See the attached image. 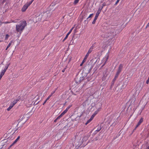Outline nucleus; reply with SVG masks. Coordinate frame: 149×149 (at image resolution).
<instances>
[{
    "label": "nucleus",
    "mask_w": 149,
    "mask_h": 149,
    "mask_svg": "<svg viewBox=\"0 0 149 149\" xmlns=\"http://www.w3.org/2000/svg\"><path fill=\"white\" fill-rule=\"evenodd\" d=\"M13 106L10 104V106L7 109V110L9 111L13 107Z\"/></svg>",
    "instance_id": "4468645a"
},
{
    "label": "nucleus",
    "mask_w": 149,
    "mask_h": 149,
    "mask_svg": "<svg viewBox=\"0 0 149 149\" xmlns=\"http://www.w3.org/2000/svg\"><path fill=\"white\" fill-rule=\"evenodd\" d=\"M33 1L32 0L29 3H26L29 6Z\"/></svg>",
    "instance_id": "c85d7f7f"
},
{
    "label": "nucleus",
    "mask_w": 149,
    "mask_h": 149,
    "mask_svg": "<svg viewBox=\"0 0 149 149\" xmlns=\"http://www.w3.org/2000/svg\"><path fill=\"white\" fill-rule=\"evenodd\" d=\"M120 72L117 71V73L115 76V77H117Z\"/></svg>",
    "instance_id": "aec40b11"
},
{
    "label": "nucleus",
    "mask_w": 149,
    "mask_h": 149,
    "mask_svg": "<svg viewBox=\"0 0 149 149\" xmlns=\"http://www.w3.org/2000/svg\"><path fill=\"white\" fill-rule=\"evenodd\" d=\"M66 68H65L64 69H63L62 70V72H64L65 71V69Z\"/></svg>",
    "instance_id": "4c0bfd02"
},
{
    "label": "nucleus",
    "mask_w": 149,
    "mask_h": 149,
    "mask_svg": "<svg viewBox=\"0 0 149 149\" xmlns=\"http://www.w3.org/2000/svg\"><path fill=\"white\" fill-rule=\"evenodd\" d=\"M100 129H101V128H100L99 130H96V131H97V132H98L99 131H100Z\"/></svg>",
    "instance_id": "79ce46f5"
},
{
    "label": "nucleus",
    "mask_w": 149,
    "mask_h": 149,
    "mask_svg": "<svg viewBox=\"0 0 149 149\" xmlns=\"http://www.w3.org/2000/svg\"><path fill=\"white\" fill-rule=\"evenodd\" d=\"M9 47H8V46L6 48V50H7V49H8V48Z\"/></svg>",
    "instance_id": "de8ad7c7"
},
{
    "label": "nucleus",
    "mask_w": 149,
    "mask_h": 149,
    "mask_svg": "<svg viewBox=\"0 0 149 149\" xmlns=\"http://www.w3.org/2000/svg\"><path fill=\"white\" fill-rule=\"evenodd\" d=\"M93 15V14H90V15L89 16V17L87 18V19H88V18L91 17Z\"/></svg>",
    "instance_id": "c756f323"
},
{
    "label": "nucleus",
    "mask_w": 149,
    "mask_h": 149,
    "mask_svg": "<svg viewBox=\"0 0 149 149\" xmlns=\"http://www.w3.org/2000/svg\"><path fill=\"white\" fill-rule=\"evenodd\" d=\"M12 22H17L16 21H12Z\"/></svg>",
    "instance_id": "8fccbe9b"
},
{
    "label": "nucleus",
    "mask_w": 149,
    "mask_h": 149,
    "mask_svg": "<svg viewBox=\"0 0 149 149\" xmlns=\"http://www.w3.org/2000/svg\"><path fill=\"white\" fill-rule=\"evenodd\" d=\"M66 112L64 110L61 114L60 115L62 116Z\"/></svg>",
    "instance_id": "b1692460"
},
{
    "label": "nucleus",
    "mask_w": 149,
    "mask_h": 149,
    "mask_svg": "<svg viewBox=\"0 0 149 149\" xmlns=\"http://www.w3.org/2000/svg\"><path fill=\"white\" fill-rule=\"evenodd\" d=\"M143 118H141L140 120H139L138 123H137V125H136L135 129H136L137 127L143 121Z\"/></svg>",
    "instance_id": "1a4fd4ad"
},
{
    "label": "nucleus",
    "mask_w": 149,
    "mask_h": 149,
    "mask_svg": "<svg viewBox=\"0 0 149 149\" xmlns=\"http://www.w3.org/2000/svg\"><path fill=\"white\" fill-rule=\"evenodd\" d=\"M15 132V130H13L11 129H9L7 131L6 133L4 134V136L7 138V139H4L1 142V144L6 142L7 141L10 142L14 138L13 134Z\"/></svg>",
    "instance_id": "f257e3e1"
},
{
    "label": "nucleus",
    "mask_w": 149,
    "mask_h": 149,
    "mask_svg": "<svg viewBox=\"0 0 149 149\" xmlns=\"http://www.w3.org/2000/svg\"><path fill=\"white\" fill-rule=\"evenodd\" d=\"M116 78H117V77H114V78L113 79V80H116Z\"/></svg>",
    "instance_id": "49530a36"
},
{
    "label": "nucleus",
    "mask_w": 149,
    "mask_h": 149,
    "mask_svg": "<svg viewBox=\"0 0 149 149\" xmlns=\"http://www.w3.org/2000/svg\"><path fill=\"white\" fill-rule=\"evenodd\" d=\"M94 45H93L90 48L88 52L87 53V54H86V55L84 57L85 59H87V58H88V56L89 54L91 53V52L93 51V49L94 48Z\"/></svg>",
    "instance_id": "7ed1b4c3"
},
{
    "label": "nucleus",
    "mask_w": 149,
    "mask_h": 149,
    "mask_svg": "<svg viewBox=\"0 0 149 149\" xmlns=\"http://www.w3.org/2000/svg\"><path fill=\"white\" fill-rule=\"evenodd\" d=\"M33 1L34 0H33Z\"/></svg>",
    "instance_id": "864d4df0"
},
{
    "label": "nucleus",
    "mask_w": 149,
    "mask_h": 149,
    "mask_svg": "<svg viewBox=\"0 0 149 149\" xmlns=\"http://www.w3.org/2000/svg\"><path fill=\"white\" fill-rule=\"evenodd\" d=\"M29 6L26 3L24 5L22 9V10L23 12H24L27 9Z\"/></svg>",
    "instance_id": "6e6552de"
},
{
    "label": "nucleus",
    "mask_w": 149,
    "mask_h": 149,
    "mask_svg": "<svg viewBox=\"0 0 149 149\" xmlns=\"http://www.w3.org/2000/svg\"><path fill=\"white\" fill-rule=\"evenodd\" d=\"M33 1L32 0L29 3H26L29 6Z\"/></svg>",
    "instance_id": "cd10ccee"
},
{
    "label": "nucleus",
    "mask_w": 149,
    "mask_h": 149,
    "mask_svg": "<svg viewBox=\"0 0 149 149\" xmlns=\"http://www.w3.org/2000/svg\"><path fill=\"white\" fill-rule=\"evenodd\" d=\"M10 65V64H8L4 68V70L6 71L7 69L8 68L9 65Z\"/></svg>",
    "instance_id": "a211bd4d"
},
{
    "label": "nucleus",
    "mask_w": 149,
    "mask_h": 149,
    "mask_svg": "<svg viewBox=\"0 0 149 149\" xmlns=\"http://www.w3.org/2000/svg\"><path fill=\"white\" fill-rule=\"evenodd\" d=\"M13 40H11L10 41V43H9V44H8V47H9L11 45L12 43H13Z\"/></svg>",
    "instance_id": "4be33fe9"
},
{
    "label": "nucleus",
    "mask_w": 149,
    "mask_h": 149,
    "mask_svg": "<svg viewBox=\"0 0 149 149\" xmlns=\"http://www.w3.org/2000/svg\"><path fill=\"white\" fill-rule=\"evenodd\" d=\"M47 101V100H45V102H44L43 104V105H44V104L46 103V102Z\"/></svg>",
    "instance_id": "e433bc0d"
},
{
    "label": "nucleus",
    "mask_w": 149,
    "mask_h": 149,
    "mask_svg": "<svg viewBox=\"0 0 149 149\" xmlns=\"http://www.w3.org/2000/svg\"><path fill=\"white\" fill-rule=\"evenodd\" d=\"M93 118H91V117L89 119L90 120V121H91Z\"/></svg>",
    "instance_id": "a18cd8bd"
},
{
    "label": "nucleus",
    "mask_w": 149,
    "mask_h": 149,
    "mask_svg": "<svg viewBox=\"0 0 149 149\" xmlns=\"http://www.w3.org/2000/svg\"><path fill=\"white\" fill-rule=\"evenodd\" d=\"M97 113V111L95 112L91 116V118H93L95 116Z\"/></svg>",
    "instance_id": "f3484780"
},
{
    "label": "nucleus",
    "mask_w": 149,
    "mask_h": 149,
    "mask_svg": "<svg viewBox=\"0 0 149 149\" xmlns=\"http://www.w3.org/2000/svg\"><path fill=\"white\" fill-rule=\"evenodd\" d=\"M100 13V10H98L96 13V15L95 16V18L94 19L92 23L93 24H95V21L96 20H97L99 14Z\"/></svg>",
    "instance_id": "39448f33"
},
{
    "label": "nucleus",
    "mask_w": 149,
    "mask_h": 149,
    "mask_svg": "<svg viewBox=\"0 0 149 149\" xmlns=\"http://www.w3.org/2000/svg\"><path fill=\"white\" fill-rule=\"evenodd\" d=\"M147 148L148 149H149V146Z\"/></svg>",
    "instance_id": "3c124183"
},
{
    "label": "nucleus",
    "mask_w": 149,
    "mask_h": 149,
    "mask_svg": "<svg viewBox=\"0 0 149 149\" xmlns=\"http://www.w3.org/2000/svg\"><path fill=\"white\" fill-rule=\"evenodd\" d=\"M26 114H24L22 115L20 117L19 120H23L24 122H25L28 120L27 117H26Z\"/></svg>",
    "instance_id": "20e7f679"
},
{
    "label": "nucleus",
    "mask_w": 149,
    "mask_h": 149,
    "mask_svg": "<svg viewBox=\"0 0 149 149\" xmlns=\"http://www.w3.org/2000/svg\"><path fill=\"white\" fill-rule=\"evenodd\" d=\"M9 37V36L8 34H6V35L5 40H7Z\"/></svg>",
    "instance_id": "393cba45"
},
{
    "label": "nucleus",
    "mask_w": 149,
    "mask_h": 149,
    "mask_svg": "<svg viewBox=\"0 0 149 149\" xmlns=\"http://www.w3.org/2000/svg\"><path fill=\"white\" fill-rule=\"evenodd\" d=\"M108 58H109V56L108 55H107L106 56L105 58H104V60L105 61L104 63V64L102 65V67L104 66L105 65V64L106 62L108 60Z\"/></svg>",
    "instance_id": "9d476101"
},
{
    "label": "nucleus",
    "mask_w": 149,
    "mask_h": 149,
    "mask_svg": "<svg viewBox=\"0 0 149 149\" xmlns=\"http://www.w3.org/2000/svg\"><path fill=\"white\" fill-rule=\"evenodd\" d=\"M79 0H75L74 2V5L77 4L79 2Z\"/></svg>",
    "instance_id": "412c9836"
},
{
    "label": "nucleus",
    "mask_w": 149,
    "mask_h": 149,
    "mask_svg": "<svg viewBox=\"0 0 149 149\" xmlns=\"http://www.w3.org/2000/svg\"><path fill=\"white\" fill-rule=\"evenodd\" d=\"M62 116L61 115H60V116H58L56 118V119L58 120V119H60L62 117Z\"/></svg>",
    "instance_id": "7c9ffc66"
},
{
    "label": "nucleus",
    "mask_w": 149,
    "mask_h": 149,
    "mask_svg": "<svg viewBox=\"0 0 149 149\" xmlns=\"http://www.w3.org/2000/svg\"><path fill=\"white\" fill-rule=\"evenodd\" d=\"M20 136H19L17 139L13 142L10 146L8 148V149H9L17 141L19 140V139L20 138Z\"/></svg>",
    "instance_id": "0eeeda50"
},
{
    "label": "nucleus",
    "mask_w": 149,
    "mask_h": 149,
    "mask_svg": "<svg viewBox=\"0 0 149 149\" xmlns=\"http://www.w3.org/2000/svg\"><path fill=\"white\" fill-rule=\"evenodd\" d=\"M71 105H70L68 106V107H67V108L68 109H69L71 107Z\"/></svg>",
    "instance_id": "c9c22d12"
},
{
    "label": "nucleus",
    "mask_w": 149,
    "mask_h": 149,
    "mask_svg": "<svg viewBox=\"0 0 149 149\" xmlns=\"http://www.w3.org/2000/svg\"><path fill=\"white\" fill-rule=\"evenodd\" d=\"M103 8V7L102 6L101 8H99V9L98 10H100V12L101 11V10Z\"/></svg>",
    "instance_id": "72a5a7b5"
},
{
    "label": "nucleus",
    "mask_w": 149,
    "mask_h": 149,
    "mask_svg": "<svg viewBox=\"0 0 149 149\" xmlns=\"http://www.w3.org/2000/svg\"><path fill=\"white\" fill-rule=\"evenodd\" d=\"M2 76H3L2 75H1V74L0 75V80L1 79Z\"/></svg>",
    "instance_id": "c03bdc74"
},
{
    "label": "nucleus",
    "mask_w": 149,
    "mask_h": 149,
    "mask_svg": "<svg viewBox=\"0 0 149 149\" xmlns=\"http://www.w3.org/2000/svg\"><path fill=\"white\" fill-rule=\"evenodd\" d=\"M6 71L5 70H3L2 72H1L0 74L2 76L4 74L5 72H6Z\"/></svg>",
    "instance_id": "dca6fc26"
},
{
    "label": "nucleus",
    "mask_w": 149,
    "mask_h": 149,
    "mask_svg": "<svg viewBox=\"0 0 149 149\" xmlns=\"http://www.w3.org/2000/svg\"><path fill=\"white\" fill-rule=\"evenodd\" d=\"M57 119L56 118V119H55L54 120V122H56L57 121Z\"/></svg>",
    "instance_id": "37998d69"
},
{
    "label": "nucleus",
    "mask_w": 149,
    "mask_h": 149,
    "mask_svg": "<svg viewBox=\"0 0 149 149\" xmlns=\"http://www.w3.org/2000/svg\"><path fill=\"white\" fill-rule=\"evenodd\" d=\"M33 1L32 0L29 3H26L29 6Z\"/></svg>",
    "instance_id": "a878e982"
},
{
    "label": "nucleus",
    "mask_w": 149,
    "mask_h": 149,
    "mask_svg": "<svg viewBox=\"0 0 149 149\" xmlns=\"http://www.w3.org/2000/svg\"><path fill=\"white\" fill-rule=\"evenodd\" d=\"M55 92L54 91L52 92L51 93V94H50V95L51 96H52V95H53V94H54Z\"/></svg>",
    "instance_id": "f704fd0d"
},
{
    "label": "nucleus",
    "mask_w": 149,
    "mask_h": 149,
    "mask_svg": "<svg viewBox=\"0 0 149 149\" xmlns=\"http://www.w3.org/2000/svg\"><path fill=\"white\" fill-rule=\"evenodd\" d=\"M120 0H118L119 1Z\"/></svg>",
    "instance_id": "603ef678"
},
{
    "label": "nucleus",
    "mask_w": 149,
    "mask_h": 149,
    "mask_svg": "<svg viewBox=\"0 0 149 149\" xmlns=\"http://www.w3.org/2000/svg\"><path fill=\"white\" fill-rule=\"evenodd\" d=\"M51 96L50 95L49 96L47 97V98L46 99V100L47 101V100H48L50 98V97H51Z\"/></svg>",
    "instance_id": "473e14b6"
},
{
    "label": "nucleus",
    "mask_w": 149,
    "mask_h": 149,
    "mask_svg": "<svg viewBox=\"0 0 149 149\" xmlns=\"http://www.w3.org/2000/svg\"><path fill=\"white\" fill-rule=\"evenodd\" d=\"M105 6V4L104 3H103L102 4V7H103Z\"/></svg>",
    "instance_id": "a19ab883"
},
{
    "label": "nucleus",
    "mask_w": 149,
    "mask_h": 149,
    "mask_svg": "<svg viewBox=\"0 0 149 149\" xmlns=\"http://www.w3.org/2000/svg\"><path fill=\"white\" fill-rule=\"evenodd\" d=\"M26 25L27 23L25 21L23 20L20 21L19 24L16 25L15 29L17 32H19L21 34Z\"/></svg>",
    "instance_id": "f03ea898"
},
{
    "label": "nucleus",
    "mask_w": 149,
    "mask_h": 149,
    "mask_svg": "<svg viewBox=\"0 0 149 149\" xmlns=\"http://www.w3.org/2000/svg\"><path fill=\"white\" fill-rule=\"evenodd\" d=\"M91 121H90V120L89 119L88 120L87 122L85 123V124L86 125H87V124H88V123H90V122Z\"/></svg>",
    "instance_id": "2f4dec72"
},
{
    "label": "nucleus",
    "mask_w": 149,
    "mask_h": 149,
    "mask_svg": "<svg viewBox=\"0 0 149 149\" xmlns=\"http://www.w3.org/2000/svg\"><path fill=\"white\" fill-rule=\"evenodd\" d=\"M57 88H55V90H54V91H55V92L57 90Z\"/></svg>",
    "instance_id": "09e8293b"
},
{
    "label": "nucleus",
    "mask_w": 149,
    "mask_h": 149,
    "mask_svg": "<svg viewBox=\"0 0 149 149\" xmlns=\"http://www.w3.org/2000/svg\"><path fill=\"white\" fill-rule=\"evenodd\" d=\"M123 66L122 65L120 64L118 67V71L120 72Z\"/></svg>",
    "instance_id": "ddd939ff"
},
{
    "label": "nucleus",
    "mask_w": 149,
    "mask_h": 149,
    "mask_svg": "<svg viewBox=\"0 0 149 149\" xmlns=\"http://www.w3.org/2000/svg\"><path fill=\"white\" fill-rule=\"evenodd\" d=\"M68 109H69L67 108L65 110V111H66V112H67L68 110Z\"/></svg>",
    "instance_id": "58836bf2"
},
{
    "label": "nucleus",
    "mask_w": 149,
    "mask_h": 149,
    "mask_svg": "<svg viewBox=\"0 0 149 149\" xmlns=\"http://www.w3.org/2000/svg\"><path fill=\"white\" fill-rule=\"evenodd\" d=\"M33 1L32 0L29 3H26L29 6Z\"/></svg>",
    "instance_id": "bb28decb"
},
{
    "label": "nucleus",
    "mask_w": 149,
    "mask_h": 149,
    "mask_svg": "<svg viewBox=\"0 0 149 149\" xmlns=\"http://www.w3.org/2000/svg\"><path fill=\"white\" fill-rule=\"evenodd\" d=\"M119 1H118V0H117V1L116 2V3H115V4H117V3Z\"/></svg>",
    "instance_id": "ea45409f"
},
{
    "label": "nucleus",
    "mask_w": 149,
    "mask_h": 149,
    "mask_svg": "<svg viewBox=\"0 0 149 149\" xmlns=\"http://www.w3.org/2000/svg\"><path fill=\"white\" fill-rule=\"evenodd\" d=\"M107 70H106L105 71V73H103V76L102 77V80H105V79L106 77L107 76V74H106V73L107 72Z\"/></svg>",
    "instance_id": "9b49d317"
},
{
    "label": "nucleus",
    "mask_w": 149,
    "mask_h": 149,
    "mask_svg": "<svg viewBox=\"0 0 149 149\" xmlns=\"http://www.w3.org/2000/svg\"><path fill=\"white\" fill-rule=\"evenodd\" d=\"M86 59H85V58H84V59L83 60L81 63L80 64V66H82L83 65V64L85 62V61H86Z\"/></svg>",
    "instance_id": "2eb2a0df"
},
{
    "label": "nucleus",
    "mask_w": 149,
    "mask_h": 149,
    "mask_svg": "<svg viewBox=\"0 0 149 149\" xmlns=\"http://www.w3.org/2000/svg\"><path fill=\"white\" fill-rule=\"evenodd\" d=\"M18 101V100H14L13 102L11 103V104L13 106Z\"/></svg>",
    "instance_id": "f8f14e48"
},
{
    "label": "nucleus",
    "mask_w": 149,
    "mask_h": 149,
    "mask_svg": "<svg viewBox=\"0 0 149 149\" xmlns=\"http://www.w3.org/2000/svg\"><path fill=\"white\" fill-rule=\"evenodd\" d=\"M115 30L114 29H113L111 31L110 33H108V37H110L111 38H112L114 37L113 33L114 32Z\"/></svg>",
    "instance_id": "423d86ee"
},
{
    "label": "nucleus",
    "mask_w": 149,
    "mask_h": 149,
    "mask_svg": "<svg viewBox=\"0 0 149 149\" xmlns=\"http://www.w3.org/2000/svg\"><path fill=\"white\" fill-rule=\"evenodd\" d=\"M74 27H72L70 29V30L69 31L68 33V34H69L72 31V30L73 29H74Z\"/></svg>",
    "instance_id": "5701e85b"
},
{
    "label": "nucleus",
    "mask_w": 149,
    "mask_h": 149,
    "mask_svg": "<svg viewBox=\"0 0 149 149\" xmlns=\"http://www.w3.org/2000/svg\"><path fill=\"white\" fill-rule=\"evenodd\" d=\"M69 34H67L66 35V36L63 39V42L68 38V35Z\"/></svg>",
    "instance_id": "6ab92c4d"
}]
</instances>
